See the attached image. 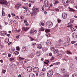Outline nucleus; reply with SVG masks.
<instances>
[{
	"mask_svg": "<svg viewBox=\"0 0 77 77\" xmlns=\"http://www.w3.org/2000/svg\"><path fill=\"white\" fill-rule=\"evenodd\" d=\"M0 3L1 4V5H5L7 6H10V4L8 5L7 1L5 0H2L0 1Z\"/></svg>",
	"mask_w": 77,
	"mask_h": 77,
	"instance_id": "obj_1",
	"label": "nucleus"
},
{
	"mask_svg": "<svg viewBox=\"0 0 77 77\" xmlns=\"http://www.w3.org/2000/svg\"><path fill=\"white\" fill-rule=\"evenodd\" d=\"M53 74V71H48L47 73V75L48 77H51L52 76Z\"/></svg>",
	"mask_w": 77,
	"mask_h": 77,
	"instance_id": "obj_2",
	"label": "nucleus"
},
{
	"mask_svg": "<svg viewBox=\"0 0 77 77\" xmlns=\"http://www.w3.org/2000/svg\"><path fill=\"white\" fill-rule=\"evenodd\" d=\"M27 47L26 46H23L22 48V52H24V51H26L27 50Z\"/></svg>",
	"mask_w": 77,
	"mask_h": 77,
	"instance_id": "obj_3",
	"label": "nucleus"
},
{
	"mask_svg": "<svg viewBox=\"0 0 77 77\" xmlns=\"http://www.w3.org/2000/svg\"><path fill=\"white\" fill-rule=\"evenodd\" d=\"M39 71V69L37 67H35L33 69V72H38Z\"/></svg>",
	"mask_w": 77,
	"mask_h": 77,
	"instance_id": "obj_4",
	"label": "nucleus"
},
{
	"mask_svg": "<svg viewBox=\"0 0 77 77\" xmlns=\"http://www.w3.org/2000/svg\"><path fill=\"white\" fill-rule=\"evenodd\" d=\"M44 5L45 7H48L49 6V2L48 1H45L44 2Z\"/></svg>",
	"mask_w": 77,
	"mask_h": 77,
	"instance_id": "obj_5",
	"label": "nucleus"
},
{
	"mask_svg": "<svg viewBox=\"0 0 77 77\" xmlns=\"http://www.w3.org/2000/svg\"><path fill=\"white\" fill-rule=\"evenodd\" d=\"M37 31L36 30H35L34 29H32V30L30 32V35H33L35 34V33Z\"/></svg>",
	"mask_w": 77,
	"mask_h": 77,
	"instance_id": "obj_6",
	"label": "nucleus"
},
{
	"mask_svg": "<svg viewBox=\"0 0 77 77\" xmlns=\"http://www.w3.org/2000/svg\"><path fill=\"white\" fill-rule=\"evenodd\" d=\"M21 7V5L20 4H17L16 5L15 8L16 9H20Z\"/></svg>",
	"mask_w": 77,
	"mask_h": 77,
	"instance_id": "obj_7",
	"label": "nucleus"
},
{
	"mask_svg": "<svg viewBox=\"0 0 77 77\" xmlns=\"http://www.w3.org/2000/svg\"><path fill=\"white\" fill-rule=\"evenodd\" d=\"M52 41L51 40H48L47 42V45H51V44L52 43Z\"/></svg>",
	"mask_w": 77,
	"mask_h": 77,
	"instance_id": "obj_8",
	"label": "nucleus"
},
{
	"mask_svg": "<svg viewBox=\"0 0 77 77\" xmlns=\"http://www.w3.org/2000/svg\"><path fill=\"white\" fill-rule=\"evenodd\" d=\"M62 17L63 19L66 18V17H67V14H66V13H63Z\"/></svg>",
	"mask_w": 77,
	"mask_h": 77,
	"instance_id": "obj_9",
	"label": "nucleus"
},
{
	"mask_svg": "<svg viewBox=\"0 0 77 77\" xmlns=\"http://www.w3.org/2000/svg\"><path fill=\"white\" fill-rule=\"evenodd\" d=\"M33 69V68L31 66L28 67L27 68V70L28 71H29V72H31L32 70Z\"/></svg>",
	"mask_w": 77,
	"mask_h": 77,
	"instance_id": "obj_10",
	"label": "nucleus"
},
{
	"mask_svg": "<svg viewBox=\"0 0 77 77\" xmlns=\"http://www.w3.org/2000/svg\"><path fill=\"white\" fill-rule=\"evenodd\" d=\"M1 35L2 36H5L6 35V32L4 31H2L1 32Z\"/></svg>",
	"mask_w": 77,
	"mask_h": 77,
	"instance_id": "obj_11",
	"label": "nucleus"
},
{
	"mask_svg": "<svg viewBox=\"0 0 77 77\" xmlns=\"http://www.w3.org/2000/svg\"><path fill=\"white\" fill-rule=\"evenodd\" d=\"M11 24H13V25H14V24H16L17 23V22H16V21L14 20H12L10 21Z\"/></svg>",
	"mask_w": 77,
	"mask_h": 77,
	"instance_id": "obj_12",
	"label": "nucleus"
},
{
	"mask_svg": "<svg viewBox=\"0 0 77 77\" xmlns=\"http://www.w3.org/2000/svg\"><path fill=\"white\" fill-rule=\"evenodd\" d=\"M51 23L50 21H48L46 23V25L47 27H48V28H50V24Z\"/></svg>",
	"mask_w": 77,
	"mask_h": 77,
	"instance_id": "obj_13",
	"label": "nucleus"
},
{
	"mask_svg": "<svg viewBox=\"0 0 77 77\" xmlns=\"http://www.w3.org/2000/svg\"><path fill=\"white\" fill-rule=\"evenodd\" d=\"M65 69L64 68H62L61 69V72L63 74L65 73Z\"/></svg>",
	"mask_w": 77,
	"mask_h": 77,
	"instance_id": "obj_14",
	"label": "nucleus"
},
{
	"mask_svg": "<svg viewBox=\"0 0 77 77\" xmlns=\"http://www.w3.org/2000/svg\"><path fill=\"white\" fill-rule=\"evenodd\" d=\"M36 15V12L35 11H33L32 12V13L31 14V17H33V16Z\"/></svg>",
	"mask_w": 77,
	"mask_h": 77,
	"instance_id": "obj_15",
	"label": "nucleus"
},
{
	"mask_svg": "<svg viewBox=\"0 0 77 77\" xmlns=\"http://www.w3.org/2000/svg\"><path fill=\"white\" fill-rule=\"evenodd\" d=\"M37 47L39 49H41V48H42V45L40 44H38L37 45Z\"/></svg>",
	"mask_w": 77,
	"mask_h": 77,
	"instance_id": "obj_16",
	"label": "nucleus"
},
{
	"mask_svg": "<svg viewBox=\"0 0 77 77\" xmlns=\"http://www.w3.org/2000/svg\"><path fill=\"white\" fill-rule=\"evenodd\" d=\"M40 51H37L35 53L36 56H40Z\"/></svg>",
	"mask_w": 77,
	"mask_h": 77,
	"instance_id": "obj_17",
	"label": "nucleus"
},
{
	"mask_svg": "<svg viewBox=\"0 0 77 77\" xmlns=\"http://www.w3.org/2000/svg\"><path fill=\"white\" fill-rule=\"evenodd\" d=\"M63 45H64L65 47H67V46L69 45V43L68 42H65L64 43Z\"/></svg>",
	"mask_w": 77,
	"mask_h": 77,
	"instance_id": "obj_18",
	"label": "nucleus"
},
{
	"mask_svg": "<svg viewBox=\"0 0 77 77\" xmlns=\"http://www.w3.org/2000/svg\"><path fill=\"white\" fill-rule=\"evenodd\" d=\"M29 28H28V27L25 28L23 27L22 28V30L24 31H26L27 30H29Z\"/></svg>",
	"mask_w": 77,
	"mask_h": 77,
	"instance_id": "obj_19",
	"label": "nucleus"
},
{
	"mask_svg": "<svg viewBox=\"0 0 77 77\" xmlns=\"http://www.w3.org/2000/svg\"><path fill=\"white\" fill-rule=\"evenodd\" d=\"M57 57H59L60 58H61V57H62V54H57Z\"/></svg>",
	"mask_w": 77,
	"mask_h": 77,
	"instance_id": "obj_20",
	"label": "nucleus"
},
{
	"mask_svg": "<svg viewBox=\"0 0 77 77\" xmlns=\"http://www.w3.org/2000/svg\"><path fill=\"white\" fill-rule=\"evenodd\" d=\"M72 37H73V38H74V39H75V38H77V33L74 34L72 36Z\"/></svg>",
	"mask_w": 77,
	"mask_h": 77,
	"instance_id": "obj_21",
	"label": "nucleus"
},
{
	"mask_svg": "<svg viewBox=\"0 0 77 77\" xmlns=\"http://www.w3.org/2000/svg\"><path fill=\"white\" fill-rule=\"evenodd\" d=\"M24 23H25V24L26 26H29V23L27 22V20H24Z\"/></svg>",
	"mask_w": 77,
	"mask_h": 77,
	"instance_id": "obj_22",
	"label": "nucleus"
},
{
	"mask_svg": "<svg viewBox=\"0 0 77 77\" xmlns=\"http://www.w3.org/2000/svg\"><path fill=\"white\" fill-rule=\"evenodd\" d=\"M29 77H35V75L33 73H31L29 75Z\"/></svg>",
	"mask_w": 77,
	"mask_h": 77,
	"instance_id": "obj_23",
	"label": "nucleus"
},
{
	"mask_svg": "<svg viewBox=\"0 0 77 77\" xmlns=\"http://www.w3.org/2000/svg\"><path fill=\"white\" fill-rule=\"evenodd\" d=\"M44 29L43 27H42L41 28H40L39 29V30L40 32H42V31H44Z\"/></svg>",
	"mask_w": 77,
	"mask_h": 77,
	"instance_id": "obj_24",
	"label": "nucleus"
},
{
	"mask_svg": "<svg viewBox=\"0 0 77 77\" xmlns=\"http://www.w3.org/2000/svg\"><path fill=\"white\" fill-rule=\"evenodd\" d=\"M9 51L10 53H12V52H13L14 51H13V49H12V48H10L9 49Z\"/></svg>",
	"mask_w": 77,
	"mask_h": 77,
	"instance_id": "obj_25",
	"label": "nucleus"
},
{
	"mask_svg": "<svg viewBox=\"0 0 77 77\" xmlns=\"http://www.w3.org/2000/svg\"><path fill=\"white\" fill-rule=\"evenodd\" d=\"M59 52V50L57 49H55L54 50V53L56 54V53H57Z\"/></svg>",
	"mask_w": 77,
	"mask_h": 77,
	"instance_id": "obj_26",
	"label": "nucleus"
},
{
	"mask_svg": "<svg viewBox=\"0 0 77 77\" xmlns=\"http://www.w3.org/2000/svg\"><path fill=\"white\" fill-rule=\"evenodd\" d=\"M60 64V62H57V63H53V65H59Z\"/></svg>",
	"mask_w": 77,
	"mask_h": 77,
	"instance_id": "obj_27",
	"label": "nucleus"
},
{
	"mask_svg": "<svg viewBox=\"0 0 77 77\" xmlns=\"http://www.w3.org/2000/svg\"><path fill=\"white\" fill-rule=\"evenodd\" d=\"M14 54H15V55H18L19 54V52L17 51H15L14 53Z\"/></svg>",
	"mask_w": 77,
	"mask_h": 77,
	"instance_id": "obj_28",
	"label": "nucleus"
},
{
	"mask_svg": "<svg viewBox=\"0 0 77 77\" xmlns=\"http://www.w3.org/2000/svg\"><path fill=\"white\" fill-rule=\"evenodd\" d=\"M34 55H35V54L32 53L31 54H30V57H31L32 58V57H34Z\"/></svg>",
	"mask_w": 77,
	"mask_h": 77,
	"instance_id": "obj_29",
	"label": "nucleus"
},
{
	"mask_svg": "<svg viewBox=\"0 0 77 77\" xmlns=\"http://www.w3.org/2000/svg\"><path fill=\"white\" fill-rule=\"evenodd\" d=\"M67 54H72V53L70 52L69 51H67L66 52Z\"/></svg>",
	"mask_w": 77,
	"mask_h": 77,
	"instance_id": "obj_30",
	"label": "nucleus"
},
{
	"mask_svg": "<svg viewBox=\"0 0 77 77\" xmlns=\"http://www.w3.org/2000/svg\"><path fill=\"white\" fill-rule=\"evenodd\" d=\"M5 42H6V43H8V42H9V40L8 38H7L5 39Z\"/></svg>",
	"mask_w": 77,
	"mask_h": 77,
	"instance_id": "obj_31",
	"label": "nucleus"
},
{
	"mask_svg": "<svg viewBox=\"0 0 77 77\" xmlns=\"http://www.w3.org/2000/svg\"><path fill=\"white\" fill-rule=\"evenodd\" d=\"M28 2H31V3H34L35 1L34 0H28Z\"/></svg>",
	"mask_w": 77,
	"mask_h": 77,
	"instance_id": "obj_32",
	"label": "nucleus"
},
{
	"mask_svg": "<svg viewBox=\"0 0 77 77\" xmlns=\"http://www.w3.org/2000/svg\"><path fill=\"white\" fill-rule=\"evenodd\" d=\"M45 32H46V33H48V32H50V29H46L45 30Z\"/></svg>",
	"mask_w": 77,
	"mask_h": 77,
	"instance_id": "obj_33",
	"label": "nucleus"
},
{
	"mask_svg": "<svg viewBox=\"0 0 77 77\" xmlns=\"http://www.w3.org/2000/svg\"><path fill=\"white\" fill-rule=\"evenodd\" d=\"M2 14L3 16H5V13L3 11V10H2Z\"/></svg>",
	"mask_w": 77,
	"mask_h": 77,
	"instance_id": "obj_34",
	"label": "nucleus"
},
{
	"mask_svg": "<svg viewBox=\"0 0 77 77\" xmlns=\"http://www.w3.org/2000/svg\"><path fill=\"white\" fill-rule=\"evenodd\" d=\"M54 48L52 47L51 48V51H54Z\"/></svg>",
	"mask_w": 77,
	"mask_h": 77,
	"instance_id": "obj_35",
	"label": "nucleus"
},
{
	"mask_svg": "<svg viewBox=\"0 0 77 77\" xmlns=\"http://www.w3.org/2000/svg\"><path fill=\"white\" fill-rule=\"evenodd\" d=\"M63 77H68V75L66 73H65L63 75Z\"/></svg>",
	"mask_w": 77,
	"mask_h": 77,
	"instance_id": "obj_36",
	"label": "nucleus"
},
{
	"mask_svg": "<svg viewBox=\"0 0 77 77\" xmlns=\"http://www.w3.org/2000/svg\"><path fill=\"white\" fill-rule=\"evenodd\" d=\"M46 62H45L44 63H45V64H46L47 65H48V63H49V61L48 60H46Z\"/></svg>",
	"mask_w": 77,
	"mask_h": 77,
	"instance_id": "obj_37",
	"label": "nucleus"
},
{
	"mask_svg": "<svg viewBox=\"0 0 77 77\" xmlns=\"http://www.w3.org/2000/svg\"><path fill=\"white\" fill-rule=\"evenodd\" d=\"M73 23V20H71L70 21V22L69 23H68V25L69 24H71V23Z\"/></svg>",
	"mask_w": 77,
	"mask_h": 77,
	"instance_id": "obj_38",
	"label": "nucleus"
},
{
	"mask_svg": "<svg viewBox=\"0 0 77 77\" xmlns=\"http://www.w3.org/2000/svg\"><path fill=\"white\" fill-rule=\"evenodd\" d=\"M69 11H71L72 12H74V11H75V10H74L73 9L71 8L70 10H69Z\"/></svg>",
	"mask_w": 77,
	"mask_h": 77,
	"instance_id": "obj_39",
	"label": "nucleus"
},
{
	"mask_svg": "<svg viewBox=\"0 0 77 77\" xmlns=\"http://www.w3.org/2000/svg\"><path fill=\"white\" fill-rule=\"evenodd\" d=\"M71 44H75V42H76L75 41H71Z\"/></svg>",
	"mask_w": 77,
	"mask_h": 77,
	"instance_id": "obj_40",
	"label": "nucleus"
},
{
	"mask_svg": "<svg viewBox=\"0 0 77 77\" xmlns=\"http://www.w3.org/2000/svg\"><path fill=\"white\" fill-rule=\"evenodd\" d=\"M71 29L72 30V32H73V31H75V29H74V28L73 27H72L71 28Z\"/></svg>",
	"mask_w": 77,
	"mask_h": 77,
	"instance_id": "obj_41",
	"label": "nucleus"
},
{
	"mask_svg": "<svg viewBox=\"0 0 77 77\" xmlns=\"http://www.w3.org/2000/svg\"><path fill=\"white\" fill-rule=\"evenodd\" d=\"M35 10L36 11H38V12L39 11V9L38 8H35Z\"/></svg>",
	"mask_w": 77,
	"mask_h": 77,
	"instance_id": "obj_42",
	"label": "nucleus"
},
{
	"mask_svg": "<svg viewBox=\"0 0 77 77\" xmlns=\"http://www.w3.org/2000/svg\"><path fill=\"white\" fill-rule=\"evenodd\" d=\"M42 71L43 72H45V71H46V69L45 68H44L42 69Z\"/></svg>",
	"mask_w": 77,
	"mask_h": 77,
	"instance_id": "obj_43",
	"label": "nucleus"
},
{
	"mask_svg": "<svg viewBox=\"0 0 77 77\" xmlns=\"http://www.w3.org/2000/svg\"><path fill=\"white\" fill-rule=\"evenodd\" d=\"M30 61V60L29 59H27L25 60V62H27V61Z\"/></svg>",
	"mask_w": 77,
	"mask_h": 77,
	"instance_id": "obj_44",
	"label": "nucleus"
},
{
	"mask_svg": "<svg viewBox=\"0 0 77 77\" xmlns=\"http://www.w3.org/2000/svg\"><path fill=\"white\" fill-rule=\"evenodd\" d=\"M16 49L18 51H20V48L18 47H16Z\"/></svg>",
	"mask_w": 77,
	"mask_h": 77,
	"instance_id": "obj_45",
	"label": "nucleus"
},
{
	"mask_svg": "<svg viewBox=\"0 0 77 77\" xmlns=\"http://www.w3.org/2000/svg\"><path fill=\"white\" fill-rule=\"evenodd\" d=\"M47 37H50V34H47L46 35Z\"/></svg>",
	"mask_w": 77,
	"mask_h": 77,
	"instance_id": "obj_46",
	"label": "nucleus"
},
{
	"mask_svg": "<svg viewBox=\"0 0 77 77\" xmlns=\"http://www.w3.org/2000/svg\"><path fill=\"white\" fill-rule=\"evenodd\" d=\"M72 77H77V75H72Z\"/></svg>",
	"mask_w": 77,
	"mask_h": 77,
	"instance_id": "obj_47",
	"label": "nucleus"
},
{
	"mask_svg": "<svg viewBox=\"0 0 77 77\" xmlns=\"http://www.w3.org/2000/svg\"><path fill=\"white\" fill-rule=\"evenodd\" d=\"M44 6H43L42 7V12H43V11H44Z\"/></svg>",
	"mask_w": 77,
	"mask_h": 77,
	"instance_id": "obj_48",
	"label": "nucleus"
},
{
	"mask_svg": "<svg viewBox=\"0 0 77 77\" xmlns=\"http://www.w3.org/2000/svg\"><path fill=\"white\" fill-rule=\"evenodd\" d=\"M14 60V58H11L10 59V60L11 61H12V60Z\"/></svg>",
	"mask_w": 77,
	"mask_h": 77,
	"instance_id": "obj_49",
	"label": "nucleus"
},
{
	"mask_svg": "<svg viewBox=\"0 0 77 77\" xmlns=\"http://www.w3.org/2000/svg\"><path fill=\"white\" fill-rule=\"evenodd\" d=\"M57 21L58 23H60V22H61V20H58Z\"/></svg>",
	"mask_w": 77,
	"mask_h": 77,
	"instance_id": "obj_50",
	"label": "nucleus"
},
{
	"mask_svg": "<svg viewBox=\"0 0 77 77\" xmlns=\"http://www.w3.org/2000/svg\"><path fill=\"white\" fill-rule=\"evenodd\" d=\"M32 45L33 46H35V45H36V43H32Z\"/></svg>",
	"mask_w": 77,
	"mask_h": 77,
	"instance_id": "obj_51",
	"label": "nucleus"
},
{
	"mask_svg": "<svg viewBox=\"0 0 77 77\" xmlns=\"http://www.w3.org/2000/svg\"><path fill=\"white\" fill-rule=\"evenodd\" d=\"M20 18H21V19H23V18H24V17H23V16H20Z\"/></svg>",
	"mask_w": 77,
	"mask_h": 77,
	"instance_id": "obj_52",
	"label": "nucleus"
},
{
	"mask_svg": "<svg viewBox=\"0 0 77 77\" xmlns=\"http://www.w3.org/2000/svg\"><path fill=\"white\" fill-rule=\"evenodd\" d=\"M50 27H52V26H53V23H51V24L50 25Z\"/></svg>",
	"mask_w": 77,
	"mask_h": 77,
	"instance_id": "obj_53",
	"label": "nucleus"
},
{
	"mask_svg": "<svg viewBox=\"0 0 77 77\" xmlns=\"http://www.w3.org/2000/svg\"><path fill=\"white\" fill-rule=\"evenodd\" d=\"M55 10L56 11H59V9H58V8H55Z\"/></svg>",
	"mask_w": 77,
	"mask_h": 77,
	"instance_id": "obj_54",
	"label": "nucleus"
},
{
	"mask_svg": "<svg viewBox=\"0 0 77 77\" xmlns=\"http://www.w3.org/2000/svg\"><path fill=\"white\" fill-rule=\"evenodd\" d=\"M30 38L31 39V41H33V40H35V39L32 38V37H30Z\"/></svg>",
	"mask_w": 77,
	"mask_h": 77,
	"instance_id": "obj_55",
	"label": "nucleus"
},
{
	"mask_svg": "<svg viewBox=\"0 0 77 77\" xmlns=\"http://www.w3.org/2000/svg\"><path fill=\"white\" fill-rule=\"evenodd\" d=\"M11 15H13V16H15V14H14V13H11Z\"/></svg>",
	"mask_w": 77,
	"mask_h": 77,
	"instance_id": "obj_56",
	"label": "nucleus"
},
{
	"mask_svg": "<svg viewBox=\"0 0 77 77\" xmlns=\"http://www.w3.org/2000/svg\"><path fill=\"white\" fill-rule=\"evenodd\" d=\"M6 71L5 70H3L2 71V72L3 73H5V72H6Z\"/></svg>",
	"mask_w": 77,
	"mask_h": 77,
	"instance_id": "obj_57",
	"label": "nucleus"
},
{
	"mask_svg": "<svg viewBox=\"0 0 77 77\" xmlns=\"http://www.w3.org/2000/svg\"><path fill=\"white\" fill-rule=\"evenodd\" d=\"M74 46L75 47H77V43L75 44L74 45Z\"/></svg>",
	"mask_w": 77,
	"mask_h": 77,
	"instance_id": "obj_58",
	"label": "nucleus"
},
{
	"mask_svg": "<svg viewBox=\"0 0 77 77\" xmlns=\"http://www.w3.org/2000/svg\"><path fill=\"white\" fill-rule=\"evenodd\" d=\"M60 9H63V7L62 6H60L59 7Z\"/></svg>",
	"mask_w": 77,
	"mask_h": 77,
	"instance_id": "obj_59",
	"label": "nucleus"
},
{
	"mask_svg": "<svg viewBox=\"0 0 77 77\" xmlns=\"http://www.w3.org/2000/svg\"><path fill=\"white\" fill-rule=\"evenodd\" d=\"M8 17H9V18H11V14H8Z\"/></svg>",
	"mask_w": 77,
	"mask_h": 77,
	"instance_id": "obj_60",
	"label": "nucleus"
},
{
	"mask_svg": "<svg viewBox=\"0 0 77 77\" xmlns=\"http://www.w3.org/2000/svg\"><path fill=\"white\" fill-rule=\"evenodd\" d=\"M58 41H59V43H60V42H62V40H61V39L59 40H58Z\"/></svg>",
	"mask_w": 77,
	"mask_h": 77,
	"instance_id": "obj_61",
	"label": "nucleus"
},
{
	"mask_svg": "<svg viewBox=\"0 0 77 77\" xmlns=\"http://www.w3.org/2000/svg\"><path fill=\"white\" fill-rule=\"evenodd\" d=\"M74 0H72L71 2V3H74Z\"/></svg>",
	"mask_w": 77,
	"mask_h": 77,
	"instance_id": "obj_62",
	"label": "nucleus"
},
{
	"mask_svg": "<svg viewBox=\"0 0 77 77\" xmlns=\"http://www.w3.org/2000/svg\"><path fill=\"white\" fill-rule=\"evenodd\" d=\"M35 73H36V76H38V72H35Z\"/></svg>",
	"mask_w": 77,
	"mask_h": 77,
	"instance_id": "obj_63",
	"label": "nucleus"
},
{
	"mask_svg": "<svg viewBox=\"0 0 77 77\" xmlns=\"http://www.w3.org/2000/svg\"><path fill=\"white\" fill-rule=\"evenodd\" d=\"M69 0H67L66 1V3H69Z\"/></svg>",
	"mask_w": 77,
	"mask_h": 77,
	"instance_id": "obj_64",
	"label": "nucleus"
}]
</instances>
